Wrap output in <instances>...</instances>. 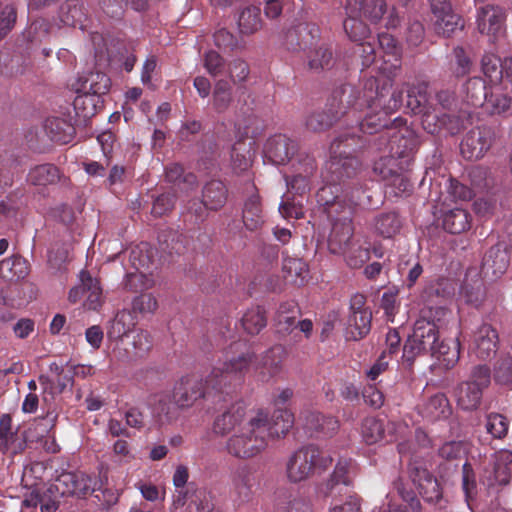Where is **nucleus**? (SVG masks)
I'll use <instances>...</instances> for the list:
<instances>
[{"mask_svg":"<svg viewBox=\"0 0 512 512\" xmlns=\"http://www.w3.org/2000/svg\"><path fill=\"white\" fill-rule=\"evenodd\" d=\"M388 136L391 154L381 157L373 167V171L386 181L399 170L395 156L403 157L414 145L413 132L408 127L400 129L397 133H388Z\"/></svg>","mask_w":512,"mask_h":512,"instance_id":"6e6552de","label":"nucleus"},{"mask_svg":"<svg viewBox=\"0 0 512 512\" xmlns=\"http://www.w3.org/2000/svg\"><path fill=\"white\" fill-rule=\"evenodd\" d=\"M443 227L452 234H459L470 227V215L462 208L452 209L444 214Z\"/></svg>","mask_w":512,"mask_h":512,"instance_id":"c03bdc74","label":"nucleus"},{"mask_svg":"<svg viewBox=\"0 0 512 512\" xmlns=\"http://www.w3.org/2000/svg\"><path fill=\"white\" fill-rule=\"evenodd\" d=\"M501 66L500 59L494 54H488L482 58L483 73L491 82H498L501 79L503 75Z\"/></svg>","mask_w":512,"mask_h":512,"instance_id":"bf43d9fd","label":"nucleus"},{"mask_svg":"<svg viewBox=\"0 0 512 512\" xmlns=\"http://www.w3.org/2000/svg\"><path fill=\"white\" fill-rule=\"evenodd\" d=\"M268 434L269 415L258 409L247 416L244 424L228 438L226 449L234 457L252 458L266 448Z\"/></svg>","mask_w":512,"mask_h":512,"instance_id":"f03ea898","label":"nucleus"},{"mask_svg":"<svg viewBox=\"0 0 512 512\" xmlns=\"http://www.w3.org/2000/svg\"><path fill=\"white\" fill-rule=\"evenodd\" d=\"M285 355L286 351L280 345L272 347L263 355L261 366L257 367L261 381H268L281 371Z\"/></svg>","mask_w":512,"mask_h":512,"instance_id":"c756f323","label":"nucleus"},{"mask_svg":"<svg viewBox=\"0 0 512 512\" xmlns=\"http://www.w3.org/2000/svg\"><path fill=\"white\" fill-rule=\"evenodd\" d=\"M29 273L27 261L21 256H12L0 262V276L9 281L25 278Z\"/></svg>","mask_w":512,"mask_h":512,"instance_id":"4c0bfd02","label":"nucleus"},{"mask_svg":"<svg viewBox=\"0 0 512 512\" xmlns=\"http://www.w3.org/2000/svg\"><path fill=\"white\" fill-rule=\"evenodd\" d=\"M293 175L287 180V185L296 192H303L308 186V179L316 170L315 159L308 154L301 153L297 161L292 164Z\"/></svg>","mask_w":512,"mask_h":512,"instance_id":"a878e982","label":"nucleus"},{"mask_svg":"<svg viewBox=\"0 0 512 512\" xmlns=\"http://www.w3.org/2000/svg\"><path fill=\"white\" fill-rule=\"evenodd\" d=\"M80 284L71 288L68 299L71 303L78 302L84 294H87L84 307L89 310H98L103 304L102 289L99 281L93 278L89 272L81 271L79 274Z\"/></svg>","mask_w":512,"mask_h":512,"instance_id":"ddd939ff","label":"nucleus"},{"mask_svg":"<svg viewBox=\"0 0 512 512\" xmlns=\"http://www.w3.org/2000/svg\"><path fill=\"white\" fill-rule=\"evenodd\" d=\"M246 409L243 403H234L223 413L218 415L213 423V432L219 436H226L237 431L246 421Z\"/></svg>","mask_w":512,"mask_h":512,"instance_id":"6ab92c4d","label":"nucleus"},{"mask_svg":"<svg viewBox=\"0 0 512 512\" xmlns=\"http://www.w3.org/2000/svg\"><path fill=\"white\" fill-rule=\"evenodd\" d=\"M510 263L508 245L500 242L491 247L483 259V270L486 274L498 277L505 273Z\"/></svg>","mask_w":512,"mask_h":512,"instance_id":"393cba45","label":"nucleus"},{"mask_svg":"<svg viewBox=\"0 0 512 512\" xmlns=\"http://www.w3.org/2000/svg\"><path fill=\"white\" fill-rule=\"evenodd\" d=\"M498 342L497 330L492 325L485 323L474 332L471 351L479 359H490L497 352Z\"/></svg>","mask_w":512,"mask_h":512,"instance_id":"f3484780","label":"nucleus"},{"mask_svg":"<svg viewBox=\"0 0 512 512\" xmlns=\"http://www.w3.org/2000/svg\"><path fill=\"white\" fill-rule=\"evenodd\" d=\"M267 324L265 311L254 307L246 311L242 317V326L249 334H258Z\"/></svg>","mask_w":512,"mask_h":512,"instance_id":"09e8293b","label":"nucleus"},{"mask_svg":"<svg viewBox=\"0 0 512 512\" xmlns=\"http://www.w3.org/2000/svg\"><path fill=\"white\" fill-rule=\"evenodd\" d=\"M304 425L311 432L324 435L333 434L339 427L338 421L332 416H324L319 412H306L303 415Z\"/></svg>","mask_w":512,"mask_h":512,"instance_id":"72a5a7b5","label":"nucleus"},{"mask_svg":"<svg viewBox=\"0 0 512 512\" xmlns=\"http://www.w3.org/2000/svg\"><path fill=\"white\" fill-rule=\"evenodd\" d=\"M331 232L328 238V248L333 254H345L350 247L354 227L352 222L331 224Z\"/></svg>","mask_w":512,"mask_h":512,"instance_id":"cd10ccee","label":"nucleus"},{"mask_svg":"<svg viewBox=\"0 0 512 512\" xmlns=\"http://www.w3.org/2000/svg\"><path fill=\"white\" fill-rule=\"evenodd\" d=\"M430 354L438 358L447 368L454 366L460 357L459 343L452 340L450 343L437 341L434 350Z\"/></svg>","mask_w":512,"mask_h":512,"instance_id":"49530a36","label":"nucleus"},{"mask_svg":"<svg viewBox=\"0 0 512 512\" xmlns=\"http://www.w3.org/2000/svg\"><path fill=\"white\" fill-rule=\"evenodd\" d=\"M228 191L225 184L219 180H211L205 184L202 189V205L195 208L194 213L201 217L204 208L217 210L221 208L227 200Z\"/></svg>","mask_w":512,"mask_h":512,"instance_id":"b1692460","label":"nucleus"},{"mask_svg":"<svg viewBox=\"0 0 512 512\" xmlns=\"http://www.w3.org/2000/svg\"><path fill=\"white\" fill-rule=\"evenodd\" d=\"M308 58L309 68L314 71H320L332 65L333 53L328 47L321 46L312 51Z\"/></svg>","mask_w":512,"mask_h":512,"instance_id":"5fc2aeb1","label":"nucleus"},{"mask_svg":"<svg viewBox=\"0 0 512 512\" xmlns=\"http://www.w3.org/2000/svg\"><path fill=\"white\" fill-rule=\"evenodd\" d=\"M359 190L352 192L351 195L345 193L342 196H336L332 201L327 197L331 194V187H323L318 192V202L324 206V211L331 224L334 222L348 223L352 222L354 209L358 205V198H355V193L359 194Z\"/></svg>","mask_w":512,"mask_h":512,"instance_id":"9b49d317","label":"nucleus"},{"mask_svg":"<svg viewBox=\"0 0 512 512\" xmlns=\"http://www.w3.org/2000/svg\"><path fill=\"white\" fill-rule=\"evenodd\" d=\"M402 226L398 215L394 212L383 213L374 220L373 227L375 232L384 237L391 238L396 235Z\"/></svg>","mask_w":512,"mask_h":512,"instance_id":"a18cd8bd","label":"nucleus"},{"mask_svg":"<svg viewBox=\"0 0 512 512\" xmlns=\"http://www.w3.org/2000/svg\"><path fill=\"white\" fill-rule=\"evenodd\" d=\"M166 178L169 182L181 186L184 191H188L196 184V176L192 173L184 174L183 167L179 164H171L166 168Z\"/></svg>","mask_w":512,"mask_h":512,"instance_id":"8fccbe9b","label":"nucleus"},{"mask_svg":"<svg viewBox=\"0 0 512 512\" xmlns=\"http://www.w3.org/2000/svg\"><path fill=\"white\" fill-rule=\"evenodd\" d=\"M493 140L494 135L489 128L478 127L472 129L461 142V154L467 160H478L488 152Z\"/></svg>","mask_w":512,"mask_h":512,"instance_id":"4468645a","label":"nucleus"},{"mask_svg":"<svg viewBox=\"0 0 512 512\" xmlns=\"http://www.w3.org/2000/svg\"><path fill=\"white\" fill-rule=\"evenodd\" d=\"M252 142L238 141L231 151V166L235 173L247 171L252 164Z\"/></svg>","mask_w":512,"mask_h":512,"instance_id":"ea45409f","label":"nucleus"},{"mask_svg":"<svg viewBox=\"0 0 512 512\" xmlns=\"http://www.w3.org/2000/svg\"><path fill=\"white\" fill-rule=\"evenodd\" d=\"M135 325L136 320L133 313L128 310H121L110 322L107 329V336L109 339H122L133 330Z\"/></svg>","mask_w":512,"mask_h":512,"instance_id":"f704fd0d","label":"nucleus"},{"mask_svg":"<svg viewBox=\"0 0 512 512\" xmlns=\"http://www.w3.org/2000/svg\"><path fill=\"white\" fill-rule=\"evenodd\" d=\"M485 427L493 438L502 439L508 433L509 423L503 415L491 413L486 418Z\"/></svg>","mask_w":512,"mask_h":512,"instance_id":"864d4df0","label":"nucleus"},{"mask_svg":"<svg viewBox=\"0 0 512 512\" xmlns=\"http://www.w3.org/2000/svg\"><path fill=\"white\" fill-rule=\"evenodd\" d=\"M371 322V311L350 313L345 328L346 339L358 341L366 337L371 330Z\"/></svg>","mask_w":512,"mask_h":512,"instance_id":"c85d7f7f","label":"nucleus"},{"mask_svg":"<svg viewBox=\"0 0 512 512\" xmlns=\"http://www.w3.org/2000/svg\"><path fill=\"white\" fill-rule=\"evenodd\" d=\"M96 481L83 472H62L49 486L51 494L84 497L95 492Z\"/></svg>","mask_w":512,"mask_h":512,"instance_id":"f8f14e48","label":"nucleus"},{"mask_svg":"<svg viewBox=\"0 0 512 512\" xmlns=\"http://www.w3.org/2000/svg\"><path fill=\"white\" fill-rule=\"evenodd\" d=\"M283 273L287 282L301 286L308 278L307 264L298 258H286L283 261Z\"/></svg>","mask_w":512,"mask_h":512,"instance_id":"79ce46f5","label":"nucleus"},{"mask_svg":"<svg viewBox=\"0 0 512 512\" xmlns=\"http://www.w3.org/2000/svg\"><path fill=\"white\" fill-rule=\"evenodd\" d=\"M318 36V28L314 25L300 24L289 30L286 34V47L291 51H298L312 44V40Z\"/></svg>","mask_w":512,"mask_h":512,"instance_id":"7c9ffc66","label":"nucleus"},{"mask_svg":"<svg viewBox=\"0 0 512 512\" xmlns=\"http://www.w3.org/2000/svg\"><path fill=\"white\" fill-rule=\"evenodd\" d=\"M446 315L447 311L440 307L421 311V317L414 324L413 334L403 347V358L407 362L411 364L416 356L434 350V344L438 341V325L435 317L440 321Z\"/></svg>","mask_w":512,"mask_h":512,"instance_id":"20e7f679","label":"nucleus"},{"mask_svg":"<svg viewBox=\"0 0 512 512\" xmlns=\"http://www.w3.org/2000/svg\"><path fill=\"white\" fill-rule=\"evenodd\" d=\"M294 424V416L287 409H276L269 417V437H280L285 435Z\"/></svg>","mask_w":512,"mask_h":512,"instance_id":"37998d69","label":"nucleus"},{"mask_svg":"<svg viewBox=\"0 0 512 512\" xmlns=\"http://www.w3.org/2000/svg\"><path fill=\"white\" fill-rule=\"evenodd\" d=\"M24 442L12 431V419L8 414L0 418V451L15 455L24 449Z\"/></svg>","mask_w":512,"mask_h":512,"instance_id":"2f4dec72","label":"nucleus"},{"mask_svg":"<svg viewBox=\"0 0 512 512\" xmlns=\"http://www.w3.org/2000/svg\"><path fill=\"white\" fill-rule=\"evenodd\" d=\"M495 379L502 384L512 382V357H503L497 362L495 367Z\"/></svg>","mask_w":512,"mask_h":512,"instance_id":"774afa93","label":"nucleus"},{"mask_svg":"<svg viewBox=\"0 0 512 512\" xmlns=\"http://www.w3.org/2000/svg\"><path fill=\"white\" fill-rule=\"evenodd\" d=\"M332 458L315 446H307L297 450L287 463V476L292 482H300L309 478L316 467L326 468Z\"/></svg>","mask_w":512,"mask_h":512,"instance_id":"0eeeda50","label":"nucleus"},{"mask_svg":"<svg viewBox=\"0 0 512 512\" xmlns=\"http://www.w3.org/2000/svg\"><path fill=\"white\" fill-rule=\"evenodd\" d=\"M434 17L435 31L445 37H449L455 30L463 27L460 17L453 13L451 8L444 13L434 15Z\"/></svg>","mask_w":512,"mask_h":512,"instance_id":"de8ad7c7","label":"nucleus"},{"mask_svg":"<svg viewBox=\"0 0 512 512\" xmlns=\"http://www.w3.org/2000/svg\"><path fill=\"white\" fill-rule=\"evenodd\" d=\"M454 55V64L452 65L454 74L457 77L465 76L470 72L472 62L470 57L465 53L464 49L461 47H456L453 50Z\"/></svg>","mask_w":512,"mask_h":512,"instance_id":"69168bd1","label":"nucleus"},{"mask_svg":"<svg viewBox=\"0 0 512 512\" xmlns=\"http://www.w3.org/2000/svg\"><path fill=\"white\" fill-rule=\"evenodd\" d=\"M391 86L390 81H386L385 84L379 89L377 81L370 79L365 84L364 98L367 102L368 107L384 109L383 112L375 115L369 114L359 124V129L365 134H373L379 132L382 128H387L386 136L389 138L388 133H397L400 129L407 127L401 118L394 119L392 126L388 127V113L397 110L402 103V90L394 91L391 94L389 102H384V91Z\"/></svg>","mask_w":512,"mask_h":512,"instance_id":"7ed1b4c3","label":"nucleus"},{"mask_svg":"<svg viewBox=\"0 0 512 512\" xmlns=\"http://www.w3.org/2000/svg\"><path fill=\"white\" fill-rule=\"evenodd\" d=\"M466 90L474 105H479L483 100L487 99L485 82L481 78L474 77L469 79L466 84Z\"/></svg>","mask_w":512,"mask_h":512,"instance_id":"680f3d73","label":"nucleus"},{"mask_svg":"<svg viewBox=\"0 0 512 512\" xmlns=\"http://www.w3.org/2000/svg\"><path fill=\"white\" fill-rule=\"evenodd\" d=\"M299 309L295 302L281 303L276 312L275 323L278 333L289 334L296 328V319Z\"/></svg>","mask_w":512,"mask_h":512,"instance_id":"473e14b6","label":"nucleus"},{"mask_svg":"<svg viewBox=\"0 0 512 512\" xmlns=\"http://www.w3.org/2000/svg\"><path fill=\"white\" fill-rule=\"evenodd\" d=\"M237 25L241 34L250 35L262 27L261 10L257 6L243 8L237 16Z\"/></svg>","mask_w":512,"mask_h":512,"instance_id":"e433bc0d","label":"nucleus"},{"mask_svg":"<svg viewBox=\"0 0 512 512\" xmlns=\"http://www.w3.org/2000/svg\"><path fill=\"white\" fill-rule=\"evenodd\" d=\"M356 140L353 135H341L330 146V159L326 169L335 175L331 181L344 176H352L360 166L358 158L353 155Z\"/></svg>","mask_w":512,"mask_h":512,"instance_id":"39448f33","label":"nucleus"},{"mask_svg":"<svg viewBox=\"0 0 512 512\" xmlns=\"http://www.w3.org/2000/svg\"><path fill=\"white\" fill-rule=\"evenodd\" d=\"M231 102V85L226 80L217 81L213 91V108L222 113L229 108Z\"/></svg>","mask_w":512,"mask_h":512,"instance_id":"3c124183","label":"nucleus"},{"mask_svg":"<svg viewBox=\"0 0 512 512\" xmlns=\"http://www.w3.org/2000/svg\"><path fill=\"white\" fill-rule=\"evenodd\" d=\"M296 151L297 143L286 135L273 136L265 145L267 158L276 165L288 163Z\"/></svg>","mask_w":512,"mask_h":512,"instance_id":"412c9836","label":"nucleus"},{"mask_svg":"<svg viewBox=\"0 0 512 512\" xmlns=\"http://www.w3.org/2000/svg\"><path fill=\"white\" fill-rule=\"evenodd\" d=\"M351 92V90L342 89L329 99L324 110L308 115L305 122L307 129L312 132H321L330 128L347 112Z\"/></svg>","mask_w":512,"mask_h":512,"instance_id":"1a4fd4ad","label":"nucleus"},{"mask_svg":"<svg viewBox=\"0 0 512 512\" xmlns=\"http://www.w3.org/2000/svg\"><path fill=\"white\" fill-rule=\"evenodd\" d=\"M352 472L353 466L350 460L339 461L329 479L320 486V493L324 496H332L346 492L351 484Z\"/></svg>","mask_w":512,"mask_h":512,"instance_id":"aec40b11","label":"nucleus"},{"mask_svg":"<svg viewBox=\"0 0 512 512\" xmlns=\"http://www.w3.org/2000/svg\"><path fill=\"white\" fill-rule=\"evenodd\" d=\"M461 295L467 303L478 306L485 297L483 284L480 281H475L473 284L465 282L461 289Z\"/></svg>","mask_w":512,"mask_h":512,"instance_id":"052dcab7","label":"nucleus"},{"mask_svg":"<svg viewBox=\"0 0 512 512\" xmlns=\"http://www.w3.org/2000/svg\"><path fill=\"white\" fill-rule=\"evenodd\" d=\"M59 179V169L52 164L37 165L29 171L27 176L28 182L38 186L52 185Z\"/></svg>","mask_w":512,"mask_h":512,"instance_id":"a19ab883","label":"nucleus"},{"mask_svg":"<svg viewBox=\"0 0 512 512\" xmlns=\"http://www.w3.org/2000/svg\"><path fill=\"white\" fill-rule=\"evenodd\" d=\"M386 10L384 0H362V15L373 22L379 21Z\"/></svg>","mask_w":512,"mask_h":512,"instance_id":"e2e57ef3","label":"nucleus"},{"mask_svg":"<svg viewBox=\"0 0 512 512\" xmlns=\"http://www.w3.org/2000/svg\"><path fill=\"white\" fill-rule=\"evenodd\" d=\"M109 77L101 72H90L78 79L76 91L79 94L74 100V107L79 110L82 106L84 118L94 115L98 97L108 92Z\"/></svg>","mask_w":512,"mask_h":512,"instance_id":"423d86ee","label":"nucleus"},{"mask_svg":"<svg viewBox=\"0 0 512 512\" xmlns=\"http://www.w3.org/2000/svg\"><path fill=\"white\" fill-rule=\"evenodd\" d=\"M512 452L500 450L493 455L491 465L484 469L481 481L488 487L506 485L510 481Z\"/></svg>","mask_w":512,"mask_h":512,"instance_id":"2eb2a0df","label":"nucleus"},{"mask_svg":"<svg viewBox=\"0 0 512 512\" xmlns=\"http://www.w3.org/2000/svg\"><path fill=\"white\" fill-rule=\"evenodd\" d=\"M504 13L501 8L487 5L481 8L477 16V27L481 34L495 42L504 34Z\"/></svg>","mask_w":512,"mask_h":512,"instance_id":"a211bd4d","label":"nucleus"},{"mask_svg":"<svg viewBox=\"0 0 512 512\" xmlns=\"http://www.w3.org/2000/svg\"><path fill=\"white\" fill-rule=\"evenodd\" d=\"M187 510L188 512H220L215 509L211 495L204 490L195 492Z\"/></svg>","mask_w":512,"mask_h":512,"instance_id":"13d9d810","label":"nucleus"},{"mask_svg":"<svg viewBox=\"0 0 512 512\" xmlns=\"http://www.w3.org/2000/svg\"><path fill=\"white\" fill-rule=\"evenodd\" d=\"M450 414L451 407L444 394L432 396L422 408L423 417L431 421L446 419Z\"/></svg>","mask_w":512,"mask_h":512,"instance_id":"c9c22d12","label":"nucleus"},{"mask_svg":"<svg viewBox=\"0 0 512 512\" xmlns=\"http://www.w3.org/2000/svg\"><path fill=\"white\" fill-rule=\"evenodd\" d=\"M181 409L176 401L172 402L168 395L160 396L155 407V413L162 421L171 422L179 416L178 410Z\"/></svg>","mask_w":512,"mask_h":512,"instance_id":"4d7b16f0","label":"nucleus"},{"mask_svg":"<svg viewBox=\"0 0 512 512\" xmlns=\"http://www.w3.org/2000/svg\"><path fill=\"white\" fill-rule=\"evenodd\" d=\"M39 382L43 386L44 392H50L51 394L62 393L72 383V377L64 372L61 376L50 378L49 376H40Z\"/></svg>","mask_w":512,"mask_h":512,"instance_id":"6e6d98bb","label":"nucleus"},{"mask_svg":"<svg viewBox=\"0 0 512 512\" xmlns=\"http://www.w3.org/2000/svg\"><path fill=\"white\" fill-rule=\"evenodd\" d=\"M346 10L348 18L344 21V30L349 38L355 42L368 38L370 30L359 18L362 15V0H347Z\"/></svg>","mask_w":512,"mask_h":512,"instance_id":"4be33fe9","label":"nucleus"},{"mask_svg":"<svg viewBox=\"0 0 512 512\" xmlns=\"http://www.w3.org/2000/svg\"><path fill=\"white\" fill-rule=\"evenodd\" d=\"M157 307V300L152 294H141L132 302L133 311L142 315L153 314Z\"/></svg>","mask_w":512,"mask_h":512,"instance_id":"0e129e2a","label":"nucleus"},{"mask_svg":"<svg viewBox=\"0 0 512 512\" xmlns=\"http://www.w3.org/2000/svg\"><path fill=\"white\" fill-rule=\"evenodd\" d=\"M485 101L492 114L505 113L510 109L512 102L511 98L502 93H492Z\"/></svg>","mask_w":512,"mask_h":512,"instance_id":"338daca9","label":"nucleus"},{"mask_svg":"<svg viewBox=\"0 0 512 512\" xmlns=\"http://www.w3.org/2000/svg\"><path fill=\"white\" fill-rule=\"evenodd\" d=\"M490 383V370L485 365L474 368L470 380L461 383L456 392L457 403L464 410L476 409L482 398V391Z\"/></svg>","mask_w":512,"mask_h":512,"instance_id":"9d476101","label":"nucleus"},{"mask_svg":"<svg viewBox=\"0 0 512 512\" xmlns=\"http://www.w3.org/2000/svg\"><path fill=\"white\" fill-rule=\"evenodd\" d=\"M254 484V472L246 465L236 468L231 473L230 491L241 502L250 498Z\"/></svg>","mask_w":512,"mask_h":512,"instance_id":"bb28decb","label":"nucleus"},{"mask_svg":"<svg viewBox=\"0 0 512 512\" xmlns=\"http://www.w3.org/2000/svg\"><path fill=\"white\" fill-rule=\"evenodd\" d=\"M243 343H234L225 352L224 360L219 361L206 376L205 381L195 377H183L175 393L177 405L181 409L192 407L205 397L207 389L221 390L233 380L240 379L250 367L254 354L242 351Z\"/></svg>","mask_w":512,"mask_h":512,"instance_id":"f257e3e1","label":"nucleus"},{"mask_svg":"<svg viewBox=\"0 0 512 512\" xmlns=\"http://www.w3.org/2000/svg\"><path fill=\"white\" fill-rule=\"evenodd\" d=\"M361 432L364 441L371 445L383 438L384 426L380 420L374 417H367L362 423Z\"/></svg>","mask_w":512,"mask_h":512,"instance_id":"603ef678","label":"nucleus"},{"mask_svg":"<svg viewBox=\"0 0 512 512\" xmlns=\"http://www.w3.org/2000/svg\"><path fill=\"white\" fill-rule=\"evenodd\" d=\"M243 223L251 231L258 230L264 223V216L257 194L251 195L245 202L243 208Z\"/></svg>","mask_w":512,"mask_h":512,"instance_id":"58836bf2","label":"nucleus"},{"mask_svg":"<svg viewBox=\"0 0 512 512\" xmlns=\"http://www.w3.org/2000/svg\"><path fill=\"white\" fill-rule=\"evenodd\" d=\"M407 107L415 114H423L424 120L423 125L425 129H428L430 133L437 132V127L430 128V119L438 118L437 113L435 115L432 112H436V109L429 103L428 85L420 83L410 87L407 90Z\"/></svg>","mask_w":512,"mask_h":512,"instance_id":"dca6fc26","label":"nucleus"},{"mask_svg":"<svg viewBox=\"0 0 512 512\" xmlns=\"http://www.w3.org/2000/svg\"><path fill=\"white\" fill-rule=\"evenodd\" d=\"M410 478L417 487L419 494L427 502H436L441 498V489L436 478L427 469L422 467H411Z\"/></svg>","mask_w":512,"mask_h":512,"instance_id":"5701e85b","label":"nucleus"}]
</instances>
